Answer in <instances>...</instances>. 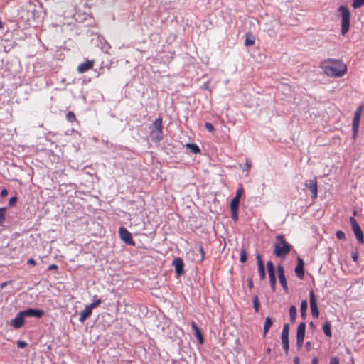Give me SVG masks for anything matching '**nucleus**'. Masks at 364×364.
Listing matches in <instances>:
<instances>
[{
	"label": "nucleus",
	"instance_id": "nucleus-1",
	"mask_svg": "<svg viewBox=\"0 0 364 364\" xmlns=\"http://www.w3.org/2000/svg\"><path fill=\"white\" fill-rule=\"evenodd\" d=\"M321 68L330 77H342L346 72V66L341 60L328 58L321 63Z\"/></svg>",
	"mask_w": 364,
	"mask_h": 364
},
{
	"label": "nucleus",
	"instance_id": "nucleus-2",
	"mask_svg": "<svg viewBox=\"0 0 364 364\" xmlns=\"http://www.w3.org/2000/svg\"><path fill=\"white\" fill-rule=\"evenodd\" d=\"M291 245L286 241L284 235H277L274 245V254L277 257L284 258L291 251Z\"/></svg>",
	"mask_w": 364,
	"mask_h": 364
},
{
	"label": "nucleus",
	"instance_id": "nucleus-3",
	"mask_svg": "<svg viewBox=\"0 0 364 364\" xmlns=\"http://www.w3.org/2000/svg\"><path fill=\"white\" fill-rule=\"evenodd\" d=\"M150 137L153 142L158 144L163 139V124L162 118L159 117L154 120L150 127Z\"/></svg>",
	"mask_w": 364,
	"mask_h": 364
},
{
	"label": "nucleus",
	"instance_id": "nucleus-4",
	"mask_svg": "<svg viewBox=\"0 0 364 364\" xmlns=\"http://www.w3.org/2000/svg\"><path fill=\"white\" fill-rule=\"evenodd\" d=\"M338 11L341 15V33L345 35L349 29L350 14L346 6H340Z\"/></svg>",
	"mask_w": 364,
	"mask_h": 364
},
{
	"label": "nucleus",
	"instance_id": "nucleus-5",
	"mask_svg": "<svg viewBox=\"0 0 364 364\" xmlns=\"http://www.w3.org/2000/svg\"><path fill=\"white\" fill-rule=\"evenodd\" d=\"M362 111H363V106L360 105L356 109V110L354 113V117H353V122H352V131H353V139H355L357 137L360 119V117L362 114Z\"/></svg>",
	"mask_w": 364,
	"mask_h": 364
},
{
	"label": "nucleus",
	"instance_id": "nucleus-6",
	"mask_svg": "<svg viewBox=\"0 0 364 364\" xmlns=\"http://www.w3.org/2000/svg\"><path fill=\"white\" fill-rule=\"evenodd\" d=\"M350 223L357 240L359 243L363 244L364 242V236L359 224L353 217L350 218Z\"/></svg>",
	"mask_w": 364,
	"mask_h": 364
},
{
	"label": "nucleus",
	"instance_id": "nucleus-7",
	"mask_svg": "<svg viewBox=\"0 0 364 364\" xmlns=\"http://www.w3.org/2000/svg\"><path fill=\"white\" fill-rule=\"evenodd\" d=\"M119 235L120 239L126 244L134 246L135 242L132 238V234L124 227H119Z\"/></svg>",
	"mask_w": 364,
	"mask_h": 364
},
{
	"label": "nucleus",
	"instance_id": "nucleus-8",
	"mask_svg": "<svg viewBox=\"0 0 364 364\" xmlns=\"http://www.w3.org/2000/svg\"><path fill=\"white\" fill-rule=\"evenodd\" d=\"M267 267L269 277L270 286L272 291H274L276 288V277L274 273V266L272 261L267 262Z\"/></svg>",
	"mask_w": 364,
	"mask_h": 364
},
{
	"label": "nucleus",
	"instance_id": "nucleus-9",
	"mask_svg": "<svg viewBox=\"0 0 364 364\" xmlns=\"http://www.w3.org/2000/svg\"><path fill=\"white\" fill-rule=\"evenodd\" d=\"M309 302H310V308L311 311V315L314 318H318L319 316V311L317 306L316 296L313 290H311L309 292Z\"/></svg>",
	"mask_w": 364,
	"mask_h": 364
},
{
	"label": "nucleus",
	"instance_id": "nucleus-10",
	"mask_svg": "<svg viewBox=\"0 0 364 364\" xmlns=\"http://www.w3.org/2000/svg\"><path fill=\"white\" fill-rule=\"evenodd\" d=\"M277 272H278V279L280 284L282 285L283 289L285 292L288 291V286L284 274V269L281 264H278L277 267Z\"/></svg>",
	"mask_w": 364,
	"mask_h": 364
},
{
	"label": "nucleus",
	"instance_id": "nucleus-11",
	"mask_svg": "<svg viewBox=\"0 0 364 364\" xmlns=\"http://www.w3.org/2000/svg\"><path fill=\"white\" fill-rule=\"evenodd\" d=\"M24 314L23 311H19L16 317L11 320V325L15 329L21 328L24 324Z\"/></svg>",
	"mask_w": 364,
	"mask_h": 364
},
{
	"label": "nucleus",
	"instance_id": "nucleus-12",
	"mask_svg": "<svg viewBox=\"0 0 364 364\" xmlns=\"http://www.w3.org/2000/svg\"><path fill=\"white\" fill-rule=\"evenodd\" d=\"M22 311L24 316L27 317L41 318L44 315V311L43 310L37 309L30 308Z\"/></svg>",
	"mask_w": 364,
	"mask_h": 364
},
{
	"label": "nucleus",
	"instance_id": "nucleus-13",
	"mask_svg": "<svg viewBox=\"0 0 364 364\" xmlns=\"http://www.w3.org/2000/svg\"><path fill=\"white\" fill-rule=\"evenodd\" d=\"M306 187H307L312 193V198H316L318 196L317 188V181L316 178L309 180L305 183Z\"/></svg>",
	"mask_w": 364,
	"mask_h": 364
},
{
	"label": "nucleus",
	"instance_id": "nucleus-14",
	"mask_svg": "<svg viewBox=\"0 0 364 364\" xmlns=\"http://www.w3.org/2000/svg\"><path fill=\"white\" fill-rule=\"evenodd\" d=\"M172 264L175 267L176 276H181L183 273L184 264L183 259L180 257H176L173 260Z\"/></svg>",
	"mask_w": 364,
	"mask_h": 364
},
{
	"label": "nucleus",
	"instance_id": "nucleus-15",
	"mask_svg": "<svg viewBox=\"0 0 364 364\" xmlns=\"http://www.w3.org/2000/svg\"><path fill=\"white\" fill-rule=\"evenodd\" d=\"M256 259H257V262L258 272H259V278L261 280H263L265 279V277H266L265 269H264V262L262 259V257L259 253L257 254Z\"/></svg>",
	"mask_w": 364,
	"mask_h": 364
},
{
	"label": "nucleus",
	"instance_id": "nucleus-16",
	"mask_svg": "<svg viewBox=\"0 0 364 364\" xmlns=\"http://www.w3.org/2000/svg\"><path fill=\"white\" fill-rule=\"evenodd\" d=\"M304 262L303 259L300 257L297 259V265L295 267V273L296 275L299 279H303L304 277Z\"/></svg>",
	"mask_w": 364,
	"mask_h": 364
},
{
	"label": "nucleus",
	"instance_id": "nucleus-17",
	"mask_svg": "<svg viewBox=\"0 0 364 364\" xmlns=\"http://www.w3.org/2000/svg\"><path fill=\"white\" fill-rule=\"evenodd\" d=\"M95 61L93 60H87L80 63L77 67V71L80 73H83L92 68Z\"/></svg>",
	"mask_w": 364,
	"mask_h": 364
},
{
	"label": "nucleus",
	"instance_id": "nucleus-18",
	"mask_svg": "<svg viewBox=\"0 0 364 364\" xmlns=\"http://www.w3.org/2000/svg\"><path fill=\"white\" fill-rule=\"evenodd\" d=\"M191 328L198 343L203 344L204 343L203 334L195 321L191 322Z\"/></svg>",
	"mask_w": 364,
	"mask_h": 364
},
{
	"label": "nucleus",
	"instance_id": "nucleus-19",
	"mask_svg": "<svg viewBox=\"0 0 364 364\" xmlns=\"http://www.w3.org/2000/svg\"><path fill=\"white\" fill-rule=\"evenodd\" d=\"M92 309L87 305L83 311L80 313L79 321L83 323L92 314Z\"/></svg>",
	"mask_w": 364,
	"mask_h": 364
},
{
	"label": "nucleus",
	"instance_id": "nucleus-20",
	"mask_svg": "<svg viewBox=\"0 0 364 364\" xmlns=\"http://www.w3.org/2000/svg\"><path fill=\"white\" fill-rule=\"evenodd\" d=\"M272 326V321L269 316L265 318L264 327H263V336L265 337L269 328Z\"/></svg>",
	"mask_w": 364,
	"mask_h": 364
},
{
	"label": "nucleus",
	"instance_id": "nucleus-21",
	"mask_svg": "<svg viewBox=\"0 0 364 364\" xmlns=\"http://www.w3.org/2000/svg\"><path fill=\"white\" fill-rule=\"evenodd\" d=\"M306 331V323L301 322L297 327L296 337L304 338Z\"/></svg>",
	"mask_w": 364,
	"mask_h": 364
},
{
	"label": "nucleus",
	"instance_id": "nucleus-22",
	"mask_svg": "<svg viewBox=\"0 0 364 364\" xmlns=\"http://www.w3.org/2000/svg\"><path fill=\"white\" fill-rule=\"evenodd\" d=\"M185 146L193 154H198L200 151V148L195 144L187 143Z\"/></svg>",
	"mask_w": 364,
	"mask_h": 364
},
{
	"label": "nucleus",
	"instance_id": "nucleus-23",
	"mask_svg": "<svg viewBox=\"0 0 364 364\" xmlns=\"http://www.w3.org/2000/svg\"><path fill=\"white\" fill-rule=\"evenodd\" d=\"M323 332L325 333V335L328 337H331L332 334H331V323L329 321H326L323 325Z\"/></svg>",
	"mask_w": 364,
	"mask_h": 364
},
{
	"label": "nucleus",
	"instance_id": "nucleus-24",
	"mask_svg": "<svg viewBox=\"0 0 364 364\" xmlns=\"http://www.w3.org/2000/svg\"><path fill=\"white\" fill-rule=\"evenodd\" d=\"M307 307H308L307 301L305 300L302 301L301 303V306H300V311H301V316L304 318L306 316Z\"/></svg>",
	"mask_w": 364,
	"mask_h": 364
},
{
	"label": "nucleus",
	"instance_id": "nucleus-25",
	"mask_svg": "<svg viewBox=\"0 0 364 364\" xmlns=\"http://www.w3.org/2000/svg\"><path fill=\"white\" fill-rule=\"evenodd\" d=\"M296 308L294 306H291L289 308V316L291 323H294L296 317Z\"/></svg>",
	"mask_w": 364,
	"mask_h": 364
},
{
	"label": "nucleus",
	"instance_id": "nucleus-26",
	"mask_svg": "<svg viewBox=\"0 0 364 364\" xmlns=\"http://www.w3.org/2000/svg\"><path fill=\"white\" fill-rule=\"evenodd\" d=\"M289 324L285 323L283 326V329L282 331V335H281L282 339L289 338Z\"/></svg>",
	"mask_w": 364,
	"mask_h": 364
},
{
	"label": "nucleus",
	"instance_id": "nucleus-27",
	"mask_svg": "<svg viewBox=\"0 0 364 364\" xmlns=\"http://www.w3.org/2000/svg\"><path fill=\"white\" fill-rule=\"evenodd\" d=\"M255 43V38L252 35L247 34L245 41V46H250Z\"/></svg>",
	"mask_w": 364,
	"mask_h": 364
},
{
	"label": "nucleus",
	"instance_id": "nucleus-28",
	"mask_svg": "<svg viewBox=\"0 0 364 364\" xmlns=\"http://www.w3.org/2000/svg\"><path fill=\"white\" fill-rule=\"evenodd\" d=\"M240 199L233 198L230 203V210H238Z\"/></svg>",
	"mask_w": 364,
	"mask_h": 364
},
{
	"label": "nucleus",
	"instance_id": "nucleus-29",
	"mask_svg": "<svg viewBox=\"0 0 364 364\" xmlns=\"http://www.w3.org/2000/svg\"><path fill=\"white\" fill-rule=\"evenodd\" d=\"M253 308L255 312H258L259 310V301L257 295L254 296L253 299Z\"/></svg>",
	"mask_w": 364,
	"mask_h": 364
},
{
	"label": "nucleus",
	"instance_id": "nucleus-30",
	"mask_svg": "<svg viewBox=\"0 0 364 364\" xmlns=\"http://www.w3.org/2000/svg\"><path fill=\"white\" fill-rule=\"evenodd\" d=\"M66 119L70 122H73L76 120L75 114L70 111L66 114Z\"/></svg>",
	"mask_w": 364,
	"mask_h": 364
},
{
	"label": "nucleus",
	"instance_id": "nucleus-31",
	"mask_svg": "<svg viewBox=\"0 0 364 364\" xmlns=\"http://www.w3.org/2000/svg\"><path fill=\"white\" fill-rule=\"evenodd\" d=\"M282 348L286 353L289 351V338L282 339Z\"/></svg>",
	"mask_w": 364,
	"mask_h": 364
},
{
	"label": "nucleus",
	"instance_id": "nucleus-32",
	"mask_svg": "<svg viewBox=\"0 0 364 364\" xmlns=\"http://www.w3.org/2000/svg\"><path fill=\"white\" fill-rule=\"evenodd\" d=\"M364 4V0H353L352 6L354 9H358L361 7Z\"/></svg>",
	"mask_w": 364,
	"mask_h": 364
},
{
	"label": "nucleus",
	"instance_id": "nucleus-33",
	"mask_svg": "<svg viewBox=\"0 0 364 364\" xmlns=\"http://www.w3.org/2000/svg\"><path fill=\"white\" fill-rule=\"evenodd\" d=\"M6 210V208H0V225L4 223L5 221V212Z\"/></svg>",
	"mask_w": 364,
	"mask_h": 364
},
{
	"label": "nucleus",
	"instance_id": "nucleus-34",
	"mask_svg": "<svg viewBox=\"0 0 364 364\" xmlns=\"http://www.w3.org/2000/svg\"><path fill=\"white\" fill-rule=\"evenodd\" d=\"M102 302L101 299H98L94 302L91 303L88 306L90 307V309L92 310L94 308L97 307L98 305H100Z\"/></svg>",
	"mask_w": 364,
	"mask_h": 364
},
{
	"label": "nucleus",
	"instance_id": "nucleus-35",
	"mask_svg": "<svg viewBox=\"0 0 364 364\" xmlns=\"http://www.w3.org/2000/svg\"><path fill=\"white\" fill-rule=\"evenodd\" d=\"M231 216L233 220L237 221L238 220V210H230Z\"/></svg>",
	"mask_w": 364,
	"mask_h": 364
},
{
	"label": "nucleus",
	"instance_id": "nucleus-36",
	"mask_svg": "<svg viewBox=\"0 0 364 364\" xmlns=\"http://www.w3.org/2000/svg\"><path fill=\"white\" fill-rule=\"evenodd\" d=\"M336 235L338 240H344L346 238L345 233L341 230H338L336 233Z\"/></svg>",
	"mask_w": 364,
	"mask_h": 364
},
{
	"label": "nucleus",
	"instance_id": "nucleus-37",
	"mask_svg": "<svg viewBox=\"0 0 364 364\" xmlns=\"http://www.w3.org/2000/svg\"><path fill=\"white\" fill-rule=\"evenodd\" d=\"M240 260L241 262H245L247 260V255L245 250H242L240 252Z\"/></svg>",
	"mask_w": 364,
	"mask_h": 364
},
{
	"label": "nucleus",
	"instance_id": "nucleus-38",
	"mask_svg": "<svg viewBox=\"0 0 364 364\" xmlns=\"http://www.w3.org/2000/svg\"><path fill=\"white\" fill-rule=\"evenodd\" d=\"M243 192H244V189H243L242 186H240L237 190V193H236L235 198H237L238 199H240V197H241L242 194L243 193Z\"/></svg>",
	"mask_w": 364,
	"mask_h": 364
},
{
	"label": "nucleus",
	"instance_id": "nucleus-39",
	"mask_svg": "<svg viewBox=\"0 0 364 364\" xmlns=\"http://www.w3.org/2000/svg\"><path fill=\"white\" fill-rule=\"evenodd\" d=\"M16 345L19 348H23L27 346V343L24 341L19 340L16 342Z\"/></svg>",
	"mask_w": 364,
	"mask_h": 364
},
{
	"label": "nucleus",
	"instance_id": "nucleus-40",
	"mask_svg": "<svg viewBox=\"0 0 364 364\" xmlns=\"http://www.w3.org/2000/svg\"><path fill=\"white\" fill-rule=\"evenodd\" d=\"M205 127L210 132H213L214 131V127L213 125L210 122H205Z\"/></svg>",
	"mask_w": 364,
	"mask_h": 364
},
{
	"label": "nucleus",
	"instance_id": "nucleus-41",
	"mask_svg": "<svg viewBox=\"0 0 364 364\" xmlns=\"http://www.w3.org/2000/svg\"><path fill=\"white\" fill-rule=\"evenodd\" d=\"M16 202H17V197L13 196L10 198V200L9 201V205L10 206H14L16 204Z\"/></svg>",
	"mask_w": 364,
	"mask_h": 364
},
{
	"label": "nucleus",
	"instance_id": "nucleus-42",
	"mask_svg": "<svg viewBox=\"0 0 364 364\" xmlns=\"http://www.w3.org/2000/svg\"><path fill=\"white\" fill-rule=\"evenodd\" d=\"M304 338L296 337V345L299 348H301L304 343Z\"/></svg>",
	"mask_w": 364,
	"mask_h": 364
},
{
	"label": "nucleus",
	"instance_id": "nucleus-43",
	"mask_svg": "<svg viewBox=\"0 0 364 364\" xmlns=\"http://www.w3.org/2000/svg\"><path fill=\"white\" fill-rule=\"evenodd\" d=\"M251 166H252L251 163H250L248 160H247V161H246V163H245V167H244V168H242V170H243L244 171H250V169L251 168Z\"/></svg>",
	"mask_w": 364,
	"mask_h": 364
},
{
	"label": "nucleus",
	"instance_id": "nucleus-44",
	"mask_svg": "<svg viewBox=\"0 0 364 364\" xmlns=\"http://www.w3.org/2000/svg\"><path fill=\"white\" fill-rule=\"evenodd\" d=\"M329 364H339V359L337 357L331 358Z\"/></svg>",
	"mask_w": 364,
	"mask_h": 364
},
{
	"label": "nucleus",
	"instance_id": "nucleus-45",
	"mask_svg": "<svg viewBox=\"0 0 364 364\" xmlns=\"http://www.w3.org/2000/svg\"><path fill=\"white\" fill-rule=\"evenodd\" d=\"M351 257H352V259L354 261V262H357L358 259V252H352L351 254Z\"/></svg>",
	"mask_w": 364,
	"mask_h": 364
},
{
	"label": "nucleus",
	"instance_id": "nucleus-46",
	"mask_svg": "<svg viewBox=\"0 0 364 364\" xmlns=\"http://www.w3.org/2000/svg\"><path fill=\"white\" fill-rule=\"evenodd\" d=\"M7 195H8V191L6 188L2 189L0 193V196L2 198H5Z\"/></svg>",
	"mask_w": 364,
	"mask_h": 364
},
{
	"label": "nucleus",
	"instance_id": "nucleus-47",
	"mask_svg": "<svg viewBox=\"0 0 364 364\" xmlns=\"http://www.w3.org/2000/svg\"><path fill=\"white\" fill-rule=\"evenodd\" d=\"M58 267V265L55 264H52L50 265H49L48 269L49 271H51V270H55V269H57Z\"/></svg>",
	"mask_w": 364,
	"mask_h": 364
},
{
	"label": "nucleus",
	"instance_id": "nucleus-48",
	"mask_svg": "<svg viewBox=\"0 0 364 364\" xmlns=\"http://www.w3.org/2000/svg\"><path fill=\"white\" fill-rule=\"evenodd\" d=\"M199 251L201 253V260H203V258H204V254L205 253H204L203 247V246L201 245H199Z\"/></svg>",
	"mask_w": 364,
	"mask_h": 364
},
{
	"label": "nucleus",
	"instance_id": "nucleus-49",
	"mask_svg": "<svg viewBox=\"0 0 364 364\" xmlns=\"http://www.w3.org/2000/svg\"><path fill=\"white\" fill-rule=\"evenodd\" d=\"M247 285H248L249 289H250L253 287V282L251 278H249L247 279Z\"/></svg>",
	"mask_w": 364,
	"mask_h": 364
},
{
	"label": "nucleus",
	"instance_id": "nucleus-50",
	"mask_svg": "<svg viewBox=\"0 0 364 364\" xmlns=\"http://www.w3.org/2000/svg\"><path fill=\"white\" fill-rule=\"evenodd\" d=\"M28 263L32 265H36V262L33 258H30L28 259Z\"/></svg>",
	"mask_w": 364,
	"mask_h": 364
},
{
	"label": "nucleus",
	"instance_id": "nucleus-51",
	"mask_svg": "<svg viewBox=\"0 0 364 364\" xmlns=\"http://www.w3.org/2000/svg\"><path fill=\"white\" fill-rule=\"evenodd\" d=\"M294 364H300V360H299V357H295L294 358Z\"/></svg>",
	"mask_w": 364,
	"mask_h": 364
},
{
	"label": "nucleus",
	"instance_id": "nucleus-52",
	"mask_svg": "<svg viewBox=\"0 0 364 364\" xmlns=\"http://www.w3.org/2000/svg\"><path fill=\"white\" fill-rule=\"evenodd\" d=\"M312 364H318V360L317 358L314 357L311 360Z\"/></svg>",
	"mask_w": 364,
	"mask_h": 364
},
{
	"label": "nucleus",
	"instance_id": "nucleus-53",
	"mask_svg": "<svg viewBox=\"0 0 364 364\" xmlns=\"http://www.w3.org/2000/svg\"><path fill=\"white\" fill-rule=\"evenodd\" d=\"M3 28V23L2 21L0 20V28Z\"/></svg>",
	"mask_w": 364,
	"mask_h": 364
},
{
	"label": "nucleus",
	"instance_id": "nucleus-54",
	"mask_svg": "<svg viewBox=\"0 0 364 364\" xmlns=\"http://www.w3.org/2000/svg\"><path fill=\"white\" fill-rule=\"evenodd\" d=\"M267 353H270L271 349H270L269 348H267Z\"/></svg>",
	"mask_w": 364,
	"mask_h": 364
},
{
	"label": "nucleus",
	"instance_id": "nucleus-55",
	"mask_svg": "<svg viewBox=\"0 0 364 364\" xmlns=\"http://www.w3.org/2000/svg\"><path fill=\"white\" fill-rule=\"evenodd\" d=\"M309 325H310L311 326H314V323H313V322H310Z\"/></svg>",
	"mask_w": 364,
	"mask_h": 364
},
{
	"label": "nucleus",
	"instance_id": "nucleus-56",
	"mask_svg": "<svg viewBox=\"0 0 364 364\" xmlns=\"http://www.w3.org/2000/svg\"><path fill=\"white\" fill-rule=\"evenodd\" d=\"M306 346H310V342H307V343H306Z\"/></svg>",
	"mask_w": 364,
	"mask_h": 364
}]
</instances>
